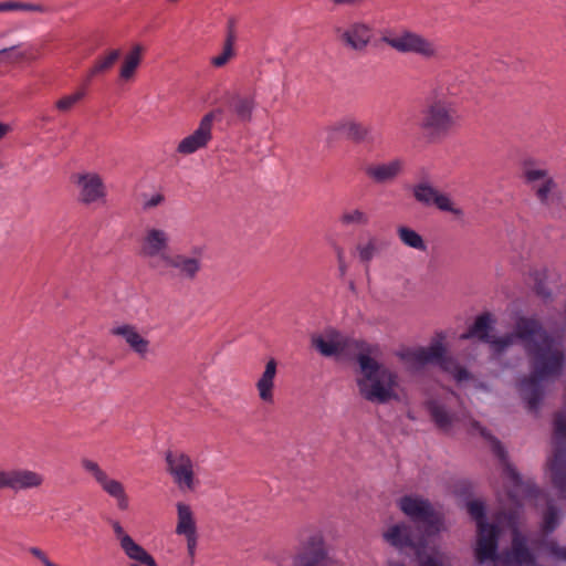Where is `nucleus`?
Instances as JSON below:
<instances>
[{
    "instance_id": "obj_5",
    "label": "nucleus",
    "mask_w": 566,
    "mask_h": 566,
    "mask_svg": "<svg viewBox=\"0 0 566 566\" xmlns=\"http://www.w3.org/2000/svg\"><path fill=\"white\" fill-rule=\"evenodd\" d=\"M472 429L478 430L483 438L491 442L492 451L504 464V474L512 484V488L507 491V496L514 506V510L510 513L511 520H513L517 516L521 507L520 499L522 496H537L539 490L533 483L522 481L516 470L506 462L505 449L496 438L491 436L478 421H472Z\"/></svg>"
},
{
    "instance_id": "obj_20",
    "label": "nucleus",
    "mask_w": 566,
    "mask_h": 566,
    "mask_svg": "<svg viewBox=\"0 0 566 566\" xmlns=\"http://www.w3.org/2000/svg\"><path fill=\"white\" fill-rule=\"evenodd\" d=\"M499 545V527L494 524H480L478 528V541L475 558L479 563L496 560Z\"/></svg>"
},
{
    "instance_id": "obj_34",
    "label": "nucleus",
    "mask_w": 566,
    "mask_h": 566,
    "mask_svg": "<svg viewBox=\"0 0 566 566\" xmlns=\"http://www.w3.org/2000/svg\"><path fill=\"white\" fill-rule=\"evenodd\" d=\"M335 129L357 143L364 142L370 132L366 125L354 119H344L338 122Z\"/></svg>"
},
{
    "instance_id": "obj_50",
    "label": "nucleus",
    "mask_w": 566,
    "mask_h": 566,
    "mask_svg": "<svg viewBox=\"0 0 566 566\" xmlns=\"http://www.w3.org/2000/svg\"><path fill=\"white\" fill-rule=\"evenodd\" d=\"M29 553L35 557L36 559H39L42 565H44L48 560H49V557L48 555L39 547H30L29 548Z\"/></svg>"
},
{
    "instance_id": "obj_4",
    "label": "nucleus",
    "mask_w": 566,
    "mask_h": 566,
    "mask_svg": "<svg viewBox=\"0 0 566 566\" xmlns=\"http://www.w3.org/2000/svg\"><path fill=\"white\" fill-rule=\"evenodd\" d=\"M455 105L448 98L434 97L421 111L419 128L430 142L446 137L458 124Z\"/></svg>"
},
{
    "instance_id": "obj_51",
    "label": "nucleus",
    "mask_w": 566,
    "mask_h": 566,
    "mask_svg": "<svg viewBox=\"0 0 566 566\" xmlns=\"http://www.w3.org/2000/svg\"><path fill=\"white\" fill-rule=\"evenodd\" d=\"M114 534L116 535L117 539L119 541V545L123 544L124 537H130L128 534L125 533L124 528L118 522H113L112 524Z\"/></svg>"
},
{
    "instance_id": "obj_35",
    "label": "nucleus",
    "mask_w": 566,
    "mask_h": 566,
    "mask_svg": "<svg viewBox=\"0 0 566 566\" xmlns=\"http://www.w3.org/2000/svg\"><path fill=\"white\" fill-rule=\"evenodd\" d=\"M101 489L107 493L109 496L116 500L117 507L122 511H125L128 509V496L125 492L124 485L114 479H111L107 476L101 484Z\"/></svg>"
},
{
    "instance_id": "obj_29",
    "label": "nucleus",
    "mask_w": 566,
    "mask_h": 566,
    "mask_svg": "<svg viewBox=\"0 0 566 566\" xmlns=\"http://www.w3.org/2000/svg\"><path fill=\"white\" fill-rule=\"evenodd\" d=\"M384 537L386 542L398 548L412 547L415 545L410 527L403 523L390 526L384 533Z\"/></svg>"
},
{
    "instance_id": "obj_56",
    "label": "nucleus",
    "mask_w": 566,
    "mask_h": 566,
    "mask_svg": "<svg viewBox=\"0 0 566 566\" xmlns=\"http://www.w3.org/2000/svg\"><path fill=\"white\" fill-rule=\"evenodd\" d=\"M391 566H405L403 564H394Z\"/></svg>"
},
{
    "instance_id": "obj_14",
    "label": "nucleus",
    "mask_w": 566,
    "mask_h": 566,
    "mask_svg": "<svg viewBox=\"0 0 566 566\" xmlns=\"http://www.w3.org/2000/svg\"><path fill=\"white\" fill-rule=\"evenodd\" d=\"M223 103L227 111L242 123L252 119L256 107V94L251 88H233L226 92Z\"/></svg>"
},
{
    "instance_id": "obj_21",
    "label": "nucleus",
    "mask_w": 566,
    "mask_h": 566,
    "mask_svg": "<svg viewBox=\"0 0 566 566\" xmlns=\"http://www.w3.org/2000/svg\"><path fill=\"white\" fill-rule=\"evenodd\" d=\"M327 554L321 535L311 536L302 552L293 560V566H326Z\"/></svg>"
},
{
    "instance_id": "obj_1",
    "label": "nucleus",
    "mask_w": 566,
    "mask_h": 566,
    "mask_svg": "<svg viewBox=\"0 0 566 566\" xmlns=\"http://www.w3.org/2000/svg\"><path fill=\"white\" fill-rule=\"evenodd\" d=\"M516 339L523 343L530 359L531 375L518 382L521 397L528 410L536 411L544 396V382L560 376L565 360V348L534 317H518L513 333L491 336L486 344L495 355L504 353Z\"/></svg>"
},
{
    "instance_id": "obj_2",
    "label": "nucleus",
    "mask_w": 566,
    "mask_h": 566,
    "mask_svg": "<svg viewBox=\"0 0 566 566\" xmlns=\"http://www.w3.org/2000/svg\"><path fill=\"white\" fill-rule=\"evenodd\" d=\"M370 354L371 348L367 346L356 357L360 369L356 384L359 395L366 401L385 405L398 398V375L379 364Z\"/></svg>"
},
{
    "instance_id": "obj_57",
    "label": "nucleus",
    "mask_w": 566,
    "mask_h": 566,
    "mask_svg": "<svg viewBox=\"0 0 566 566\" xmlns=\"http://www.w3.org/2000/svg\"><path fill=\"white\" fill-rule=\"evenodd\" d=\"M129 566H140V565H138V564H130Z\"/></svg>"
},
{
    "instance_id": "obj_9",
    "label": "nucleus",
    "mask_w": 566,
    "mask_h": 566,
    "mask_svg": "<svg viewBox=\"0 0 566 566\" xmlns=\"http://www.w3.org/2000/svg\"><path fill=\"white\" fill-rule=\"evenodd\" d=\"M398 507L412 522L421 524L427 536L440 532L442 521L429 500L419 495H403L398 500Z\"/></svg>"
},
{
    "instance_id": "obj_8",
    "label": "nucleus",
    "mask_w": 566,
    "mask_h": 566,
    "mask_svg": "<svg viewBox=\"0 0 566 566\" xmlns=\"http://www.w3.org/2000/svg\"><path fill=\"white\" fill-rule=\"evenodd\" d=\"M554 455L549 462L551 480L562 499L566 500V409L554 420Z\"/></svg>"
},
{
    "instance_id": "obj_23",
    "label": "nucleus",
    "mask_w": 566,
    "mask_h": 566,
    "mask_svg": "<svg viewBox=\"0 0 566 566\" xmlns=\"http://www.w3.org/2000/svg\"><path fill=\"white\" fill-rule=\"evenodd\" d=\"M277 373V363L274 358L268 360L264 371L258 379L255 387L259 398L265 403H273L274 401V380Z\"/></svg>"
},
{
    "instance_id": "obj_45",
    "label": "nucleus",
    "mask_w": 566,
    "mask_h": 566,
    "mask_svg": "<svg viewBox=\"0 0 566 566\" xmlns=\"http://www.w3.org/2000/svg\"><path fill=\"white\" fill-rule=\"evenodd\" d=\"M165 201V196L163 193H153V195H143L142 207L144 210H150L160 206Z\"/></svg>"
},
{
    "instance_id": "obj_43",
    "label": "nucleus",
    "mask_w": 566,
    "mask_h": 566,
    "mask_svg": "<svg viewBox=\"0 0 566 566\" xmlns=\"http://www.w3.org/2000/svg\"><path fill=\"white\" fill-rule=\"evenodd\" d=\"M15 10L42 12L43 8L39 4L23 3L18 1L0 2V12Z\"/></svg>"
},
{
    "instance_id": "obj_15",
    "label": "nucleus",
    "mask_w": 566,
    "mask_h": 566,
    "mask_svg": "<svg viewBox=\"0 0 566 566\" xmlns=\"http://www.w3.org/2000/svg\"><path fill=\"white\" fill-rule=\"evenodd\" d=\"M217 114H221L220 108L207 113L193 133L180 140L177 151L181 155H190L205 148L212 139V126Z\"/></svg>"
},
{
    "instance_id": "obj_27",
    "label": "nucleus",
    "mask_w": 566,
    "mask_h": 566,
    "mask_svg": "<svg viewBox=\"0 0 566 566\" xmlns=\"http://www.w3.org/2000/svg\"><path fill=\"white\" fill-rule=\"evenodd\" d=\"M338 334L331 332L326 337L315 334L311 338L312 346L325 357H332L342 353L344 346L337 339Z\"/></svg>"
},
{
    "instance_id": "obj_24",
    "label": "nucleus",
    "mask_w": 566,
    "mask_h": 566,
    "mask_svg": "<svg viewBox=\"0 0 566 566\" xmlns=\"http://www.w3.org/2000/svg\"><path fill=\"white\" fill-rule=\"evenodd\" d=\"M385 248V243L376 235L368 234L361 239L355 247V252L359 261L368 266L374 258L379 255Z\"/></svg>"
},
{
    "instance_id": "obj_49",
    "label": "nucleus",
    "mask_w": 566,
    "mask_h": 566,
    "mask_svg": "<svg viewBox=\"0 0 566 566\" xmlns=\"http://www.w3.org/2000/svg\"><path fill=\"white\" fill-rule=\"evenodd\" d=\"M419 566H447L441 557L437 556H427L426 558L420 560Z\"/></svg>"
},
{
    "instance_id": "obj_16",
    "label": "nucleus",
    "mask_w": 566,
    "mask_h": 566,
    "mask_svg": "<svg viewBox=\"0 0 566 566\" xmlns=\"http://www.w3.org/2000/svg\"><path fill=\"white\" fill-rule=\"evenodd\" d=\"M166 462L168 472L180 490L195 489L193 462L189 455L180 451H168Z\"/></svg>"
},
{
    "instance_id": "obj_17",
    "label": "nucleus",
    "mask_w": 566,
    "mask_h": 566,
    "mask_svg": "<svg viewBox=\"0 0 566 566\" xmlns=\"http://www.w3.org/2000/svg\"><path fill=\"white\" fill-rule=\"evenodd\" d=\"M44 482V476L28 469H12L0 471V489H10L14 492L38 489Z\"/></svg>"
},
{
    "instance_id": "obj_33",
    "label": "nucleus",
    "mask_w": 566,
    "mask_h": 566,
    "mask_svg": "<svg viewBox=\"0 0 566 566\" xmlns=\"http://www.w3.org/2000/svg\"><path fill=\"white\" fill-rule=\"evenodd\" d=\"M177 535L197 533V524L191 507L185 503H177Z\"/></svg>"
},
{
    "instance_id": "obj_42",
    "label": "nucleus",
    "mask_w": 566,
    "mask_h": 566,
    "mask_svg": "<svg viewBox=\"0 0 566 566\" xmlns=\"http://www.w3.org/2000/svg\"><path fill=\"white\" fill-rule=\"evenodd\" d=\"M81 465L86 473L94 478L98 485L108 476L107 473L99 467V464L91 459H82Z\"/></svg>"
},
{
    "instance_id": "obj_7",
    "label": "nucleus",
    "mask_w": 566,
    "mask_h": 566,
    "mask_svg": "<svg viewBox=\"0 0 566 566\" xmlns=\"http://www.w3.org/2000/svg\"><path fill=\"white\" fill-rule=\"evenodd\" d=\"M381 41L402 54H416L423 59L437 56L438 49L433 41L408 29L386 31Z\"/></svg>"
},
{
    "instance_id": "obj_41",
    "label": "nucleus",
    "mask_w": 566,
    "mask_h": 566,
    "mask_svg": "<svg viewBox=\"0 0 566 566\" xmlns=\"http://www.w3.org/2000/svg\"><path fill=\"white\" fill-rule=\"evenodd\" d=\"M558 523L559 511L552 502H548L544 513L543 531L545 533H552L558 526Z\"/></svg>"
},
{
    "instance_id": "obj_6",
    "label": "nucleus",
    "mask_w": 566,
    "mask_h": 566,
    "mask_svg": "<svg viewBox=\"0 0 566 566\" xmlns=\"http://www.w3.org/2000/svg\"><path fill=\"white\" fill-rule=\"evenodd\" d=\"M157 265L155 273L167 281H195L202 270V249L195 248L189 253L170 252Z\"/></svg>"
},
{
    "instance_id": "obj_37",
    "label": "nucleus",
    "mask_w": 566,
    "mask_h": 566,
    "mask_svg": "<svg viewBox=\"0 0 566 566\" xmlns=\"http://www.w3.org/2000/svg\"><path fill=\"white\" fill-rule=\"evenodd\" d=\"M397 234L400 241L412 249L419 250V251H426L427 245L424 243V240L422 237L416 232L415 230L408 228V227H399L397 229Z\"/></svg>"
},
{
    "instance_id": "obj_32",
    "label": "nucleus",
    "mask_w": 566,
    "mask_h": 566,
    "mask_svg": "<svg viewBox=\"0 0 566 566\" xmlns=\"http://www.w3.org/2000/svg\"><path fill=\"white\" fill-rule=\"evenodd\" d=\"M144 48L140 44H136L125 55L124 61L119 69V77L123 81H130L142 62Z\"/></svg>"
},
{
    "instance_id": "obj_25",
    "label": "nucleus",
    "mask_w": 566,
    "mask_h": 566,
    "mask_svg": "<svg viewBox=\"0 0 566 566\" xmlns=\"http://www.w3.org/2000/svg\"><path fill=\"white\" fill-rule=\"evenodd\" d=\"M510 560L516 565H532L535 562L534 555L527 547L526 538L517 530L513 532Z\"/></svg>"
},
{
    "instance_id": "obj_47",
    "label": "nucleus",
    "mask_w": 566,
    "mask_h": 566,
    "mask_svg": "<svg viewBox=\"0 0 566 566\" xmlns=\"http://www.w3.org/2000/svg\"><path fill=\"white\" fill-rule=\"evenodd\" d=\"M184 536L187 542V552H188V555L191 558V563H192L195 555H196L197 544H198V533L186 534Z\"/></svg>"
},
{
    "instance_id": "obj_19",
    "label": "nucleus",
    "mask_w": 566,
    "mask_h": 566,
    "mask_svg": "<svg viewBox=\"0 0 566 566\" xmlns=\"http://www.w3.org/2000/svg\"><path fill=\"white\" fill-rule=\"evenodd\" d=\"M415 199L424 206H436L441 211L451 212L457 217L463 214L460 208L453 207L450 198L439 192L429 182H419L412 189Z\"/></svg>"
},
{
    "instance_id": "obj_11",
    "label": "nucleus",
    "mask_w": 566,
    "mask_h": 566,
    "mask_svg": "<svg viewBox=\"0 0 566 566\" xmlns=\"http://www.w3.org/2000/svg\"><path fill=\"white\" fill-rule=\"evenodd\" d=\"M524 179L543 207L551 210L559 206L557 184L546 169L527 167L524 169Z\"/></svg>"
},
{
    "instance_id": "obj_39",
    "label": "nucleus",
    "mask_w": 566,
    "mask_h": 566,
    "mask_svg": "<svg viewBox=\"0 0 566 566\" xmlns=\"http://www.w3.org/2000/svg\"><path fill=\"white\" fill-rule=\"evenodd\" d=\"M339 220L343 226H367L370 217L365 210L355 208L344 211Z\"/></svg>"
},
{
    "instance_id": "obj_30",
    "label": "nucleus",
    "mask_w": 566,
    "mask_h": 566,
    "mask_svg": "<svg viewBox=\"0 0 566 566\" xmlns=\"http://www.w3.org/2000/svg\"><path fill=\"white\" fill-rule=\"evenodd\" d=\"M427 409L436 423L441 430H448L453 422V415L448 410L444 402L438 399L427 401Z\"/></svg>"
},
{
    "instance_id": "obj_26",
    "label": "nucleus",
    "mask_w": 566,
    "mask_h": 566,
    "mask_svg": "<svg viewBox=\"0 0 566 566\" xmlns=\"http://www.w3.org/2000/svg\"><path fill=\"white\" fill-rule=\"evenodd\" d=\"M493 318L490 313H483L479 315L473 325L469 328V331L460 336L461 339H469V338H478L479 340L483 343H488V340L491 338L492 335H490V332L493 328Z\"/></svg>"
},
{
    "instance_id": "obj_44",
    "label": "nucleus",
    "mask_w": 566,
    "mask_h": 566,
    "mask_svg": "<svg viewBox=\"0 0 566 566\" xmlns=\"http://www.w3.org/2000/svg\"><path fill=\"white\" fill-rule=\"evenodd\" d=\"M467 506L468 513L476 522L478 528L480 527V524H489L485 521V509L482 502L470 501Z\"/></svg>"
},
{
    "instance_id": "obj_36",
    "label": "nucleus",
    "mask_w": 566,
    "mask_h": 566,
    "mask_svg": "<svg viewBox=\"0 0 566 566\" xmlns=\"http://www.w3.org/2000/svg\"><path fill=\"white\" fill-rule=\"evenodd\" d=\"M30 55L31 54L29 48L22 44L4 48L0 50V65L18 63L29 59Z\"/></svg>"
},
{
    "instance_id": "obj_54",
    "label": "nucleus",
    "mask_w": 566,
    "mask_h": 566,
    "mask_svg": "<svg viewBox=\"0 0 566 566\" xmlns=\"http://www.w3.org/2000/svg\"><path fill=\"white\" fill-rule=\"evenodd\" d=\"M536 292H537L538 295H542L544 297L548 296V293L546 292V290L541 284H538L536 286Z\"/></svg>"
},
{
    "instance_id": "obj_28",
    "label": "nucleus",
    "mask_w": 566,
    "mask_h": 566,
    "mask_svg": "<svg viewBox=\"0 0 566 566\" xmlns=\"http://www.w3.org/2000/svg\"><path fill=\"white\" fill-rule=\"evenodd\" d=\"M120 548L129 559L136 562L135 564L157 566L155 558L132 537H124Z\"/></svg>"
},
{
    "instance_id": "obj_53",
    "label": "nucleus",
    "mask_w": 566,
    "mask_h": 566,
    "mask_svg": "<svg viewBox=\"0 0 566 566\" xmlns=\"http://www.w3.org/2000/svg\"><path fill=\"white\" fill-rule=\"evenodd\" d=\"M338 270H339L342 275H344L346 273L347 265H346L345 260H340V262H338Z\"/></svg>"
},
{
    "instance_id": "obj_52",
    "label": "nucleus",
    "mask_w": 566,
    "mask_h": 566,
    "mask_svg": "<svg viewBox=\"0 0 566 566\" xmlns=\"http://www.w3.org/2000/svg\"><path fill=\"white\" fill-rule=\"evenodd\" d=\"M9 132V126L0 123V139H2Z\"/></svg>"
},
{
    "instance_id": "obj_31",
    "label": "nucleus",
    "mask_w": 566,
    "mask_h": 566,
    "mask_svg": "<svg viewBox=\"0 0 566 566\" xmlns=\"http://www.w3.org/2000/svg\"><path fill=\"white\" fill-rule=\"evenodd\" d=\"M120 55L122 52L118 49L109 50L105 54L99 55L87 72L86 83H88L93 77L111 71Z\"/></svg>"
},
{
    "instance_id": "obj_46",
    "label": "nucleus",
    "mask_w": 566,
    "mask_h": 566,
    "mask_svg": "<svg viewBox=\"0 0 566 566\" xmlns=\"http://www.w3.org/2000/svg\"><path fill=\"white\" fill-rule=\"evenodd\" d=\"M547 552L558 560H566V547L559 546L556 542L549 541L545 544Z\"/></svg>"
},
{
    "instance_id": "obj_22",
    "label": "nucleus",
    "mask_w": 566,
    "mask_h": 566,
    "mask_svg": "<svg viewBox=\"0 0 566 566\" xmlns=\"http://www.w3.org/2000/svg\"><path fill=\"white\" fill-rule=\"evenodd\" d=\"M111 334L120 337L140 358L146 357L149 353L150 342L138 332L135 325L120 324L113 326Z\"/></svg>"
},
{
    "instance_id": "obj_38",
    "label": "nucleus",
    "mask_w": 566,
    "mask_h": 566,
    "mask_svg": "<svg viewBox=\"0 0 566 566\" xmlns=\"http://www.w3.org/2000/svg\"><path fill=\"white\" fill-rule=\"evenodd\" d=\"M86 95L85 86L77 88L75 92L64 95L55 102V108L62 113L70 112Z\"/></svg>"
},
{
    "instance_id": "obj_48",
    "label": "nucleus",
    "mask_w": 566,
    "mask_h": 566,
    "mask_svg": "<svg viewBox=\"0 0 566 566\" xmlns=\"http://www.w3.org/2000/svg\"><path fill=\"white\" fill-rule=\"evenodd\" d=\"M237 21L234 18H230L227 22L226 38L227 40L237 42Z\"/></svg>"
},
{
    "instance_id": "obj_10",
    "label": "nucleus",
    "mask_w": 566,
    "mask_h": 566,
    "mask_svg": "<svg viewBox=\"0 0 566 566\" xmlns=\"http://www.w3.org/2000/svg\"><path fill=\"white\" fill-rule=\"evenodd\" d=\"M170 235L160 228L147 227L139 239V255L147 261L148 268L155 272L157 265L163 263V258L167 256L169 250Z\"/></svg>"
},
{
    "instance_id": "obj_3",
    "label": "nucleus",
    "mask_w": 566,
    "mask_h": 566,
    "mask_svg": "<svg viewBox=\"0 0 566 566\" xmlns=\"http://www.w3.org/2000/svg\"><path fill=\"white\" fill-rule=\"evenodd\" d=\"M408 369L418 371L426 365H437L458 381L469 379V371L453 357L447 355L441 339H434L428 347L403 348L397 353Z\"/></svg>"
},
{
    "instance_id": "obj_12",
    "label": "nucleus",
    "mask_w": 566,
    "mask_h": 566,
    "mask_svg": "<svg viewBox=\"0 0 566 566\" xmlns=\"http://www.w3.org/2000/svg\"><path fill=\"white\" fill-rule=\"evenodd\" d=\"M77 193V201L84 206L105 202L107 189L103 178L94 171H80L71 176Z\"/></svg>"
},
{
    "instance_id": "obj_55",
    "label": "nucleus",
    "mask_w": 566,
    "mask_h": 566,
    "mask_svg": "<svg viewBox=\"0 0 566 566\" xmlns=\"http://www.w3.org/2000/svg\"><path fill=\"white\" fill-rule=\"evenodd\" d=\"M337 260H338V262H340V260H345L344 259V252H343L342 249H339L338 252H337Z\"/></svg>"
},
{
    "instance_id": "obj_13",
    "label": "nucleus",
    "mask_w": 566,
    "mask_h": 566,
    "mask_svg": "<svg viewBox=\"0 0 566 566\" xmlns=\"http://www.w3.org/2000/svg\"><path fill=\"white\" fill-rule=\"evenodd\" d=\"M333 32L339 43L355 52H364L373 39V28L365 21L353 20L347 25H335Z\"/></svg>"
},
{
    "instance_id": "obj_40",
    "label": "nucleus",
    "mask_w": 566,
    "mask_h": 566,
    "mask_svg": "<svg viewBox=\"0 0 566 566\" xmlns=\"http://www.w3.org/2000/svg\"><path fill=\"white\" fill-rule=\"evenodd\" d=\"M234 44V41L224 39L221 53L211 59V64L214 67L224 66L232 57L235 56Z\"/></svg>"
},
{
    "instance_id": "obj_18",
    "label": "nucleus",
    "mask_w": 566,
    "mask_h": 566,
    "mask_svg": "<svg viewBox=\"0 0 566 566\" xmlns=\"http://www.w3.org/2000/svg\"><path fill=\"white\" fill-rule=\"evenodd\" d=\"M406 167V160L400 157L388 161L373 163L365 167V175L376 185H388L394 182L402 175Z\"/></svg>"
}]
</instances>
